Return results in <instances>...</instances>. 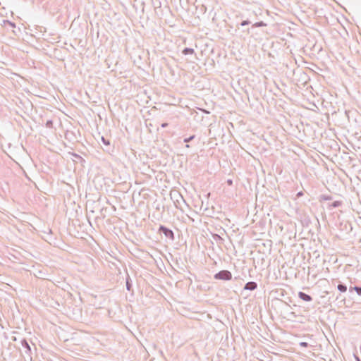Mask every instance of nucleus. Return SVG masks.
Wrapping results in <instances>:
<instances>
[{"label":"nucleus","mask_w":361,"mask_h":361,"mask_svg":"<svg viewBox=\"0 0 361 361\" xmlns=\"http://www.w3.org/2000/svg\"><path fill=\"white\" fill-rule=\"evenodd\" d=\"M214 279L216 280L230 281L232 279V274L228 270H221L214 274Z\"/></svg>","instance_id":"obj_1"},{"label":"nucleus","mask_w":361,"mask_h":361,"mask_svg":"<svg viewBox=\"0 0 361 361\" xmlns=\"http://www.w3.org/2000/svg\"><path fill=\"white\" fill-rule=\"evenodd\" d=\"M158 233L164 234L166 238L170 239L171 240H174L175 239L173 231L164 225L159 226Z\"/></svg>","instance_id":"obj_2"},{"label":"nucleus","mask_w":361,"mask_h":361,"mask_svg":"<svg viewBox=\"0 0 361 361\" xmlns=\"http://www.w3.org/2000/svg\"><path fill=\"white\" fill-rule=\"evenodd\" d=\"M21 345L24 349V353L26 354L30 359H32V350L31 347L29 345L27 341L25 338H23L20 341Z\"/></svg>","instance_id":"obj_3"},{"label":"nucleus","mask_w":361,"mask_h":361,"mask_svg":"<svg viewBox=\"0 0 361 361\" xmlns=\"http://www.w3.org/2000/svg\"><path fill=\"white\" fill-rule=\"evenodd\" d=\"M257 288V283L255 281H249L245 283L244 290H255Z\"/></svg>","instance_id":"obj_4"},{"label":"nucleus","mask_w":361,"mask_h":361,"mask_svg":"<svg viewBox=\"0 0 361 361\" xmlns=\"http://www.w3.org/2000/svg\"><path fill=\"white\" fill-rule=\"evenodd\" d=\"M298 297L300 299H301L305 302H310L313 300L312 297L310 295L307 294L302 291H300L298 293Z\"/></svg>","instance_id":"obj_5"},{"label":"nucleus","mask_w":361,"mask_h":361,"mask_svg":"<svg viewBox=\"0 0 361 361\" xmlns=\"http://www.w3.org/2000/svg\"><path fill=\"white\" fill-rule=\"evenodd\" d=\"M101 141L102 142L106 147V151H109L110 148H111V142H110V140L106 137H104V136H102L101 137Z\"/></svg>","instance_id":"obj_6"},{"label":"nucleus","mask_w":361,"mask_h":361,"mask_svg":"<svg viewBox=\"0 0 361 361\" xmlns=\"http://www.w3.org/2000/svg\"><path fill=\"white\" fill-rule=\"evenodd\" d=\"M343 204L342 201L336 200L333 202L331 204H329L327 207L329 209H331L332 208H336L341 206Z\"/></svg>","instance_id":"obj_7"},{"label":"nucleus","mask_w":361,"mask_h":361,"mask_svg":"<svg viewBox=\"0 0 361 361\" xmlns=\"http://www.w3.org/2000/svg\"><path fill=\"white\" fill-rule=\"evenodd\" d=\"M337 289L341 292V293H345L348 290V287L345 284L341 283V282H339V283L338 284L337 286Z\"/></svg>","instance_id":"obj_8"},{"label":"nucleus","mask_w":361,"mask_h":361,"mask_svg":"<svg viewBox=\"0 0 361 361\" xmlns=\"http://www.w3.org/2000/svg\"><path fill=\"white\" fill-rule=\"evenodd\" d=\"M126 289L128 291H130L132 290V282H131V279H130L129 275H128L126 277Z\"/></svg>","instance_id":"obj_9"},{"label":"nucleus","mask_w":361,"mask_h":361,"mask_svg":"<svg viewBox=\"0 0 361 361\" xmlns=\"http://www.w3.org/2000/svg\"><path fill=\"white\" fill-rule=\"evenodd\" d=\"M194 53H195V50L192 48L186 47V48L183 49V50L182 51V54L184 55L193 54Z\"/></svg>","instance_id":"obj_10"},{"label":"nucleus","mask_w":361,"mask_h":361,"mask_svg":"<svg viewBox=\"0 0 361 361\" xmlns=\"http://www.w3.org/2000/svg\"><path fill=\"white\" fill-rule=\"evenodd\" d=\"M264 26H267V24L265 23H264L263 21H259V22H257L255 23H254L252 25V27H264Z\"/></svg>","instance_id":"obj_11"},{"label":"nucleus","mask_w":361,"mask_h":361,"mask_svg":"<svg viewBox=\"0 0 361 361\" xmlns=\"http://www.w3.org/2000/svg\"><path fill=\"white\" fill-rule=\"evenodd\" d=\"M4 25H9L12 28H15L16 27V24L8 20H4Z\"/></svg>","instance_id":"obj_12"},{"label":"nucleus","mask_w":361,"mask_h":361,"mask_svg":"<svg viewBox=\"0 0 361 361\" xmlns=\"http://www.w3.org/2000/svg\"><path fill=\"white\" fill-rule=\"evenodd\" d=\"M332 200V196H331V195H322L320 196V200L327 201V200Z\"/></svg>","instance_id":"obj_13"},{"label":"nucleus","mask_w":361,"mask_h":361,"mask_svg":"<svg viewBox=\"0 0 361 361\" xmlns=\"http://www.w3.org/2000/svg\"><path fill=\"white\" fill-rule=\"evenodd\" d=\"M250 24H251V21H250L249 20H243L240 24H238L236 25V27L238 28L239 25L245 26V25H248Z\"/></svg>","instance_id":"obj_14"},{"label":"nucleus","mask_w":361,"mask_h":361,"mask_svg":"<svg viewBox=\"0 0 361 361\" xmlns=\"http://www.w3.org/2000/svg\"><path fill=\"white\" fill-rule=\"evenodd\" d=\"M195 135H191L188 137H186L184 139L183 142L185 143H188L189 142L192 141L195 138Z\"/></svg>","instance_id":"obj_15"},{"label":"nucleus","mask_w":361,"mask_h":361,"mask_svg":"<svg viewBox=\"0 0 361 361\" xmlns=\"http://www.w3.org/2000/svg\"><path fill=\"white\" fill-rule=\"evenodd\" d=\"M355 291L357 293L358 295L361 296V286H355Z\"/></svg>","instance_id":"obj_16"},{"label":"nucleus","mask_w":361,"mask_h":361,"mask_svg":"<svg viewBox=\"0 0 361 361\" xmlns=\"http://www.w3.org/2000/svg\"><path fill=\"white\" fill-rule=\"evenodd\" d=\"M300 346L302 347V348H307L309 346V343L305 342V341H302V342H300L299 343Z\"/></svg>","instance_id":"obj_17"},{"label":"nucleus","mask_w":361,"mask_h":361,"mask_svg":"<svg viewBox=\"0 0 361 361\" xmlns=\"http://www.w3.org/2000/svg\"><path fill=\"white\" fill-rule=\"evenodd\" d=\"M213 238L216 240H223V238L218 234H214Z\"/></svg>","instance_id":"obj_18"},{"label":"nucleus","mask_w":361,"mask_h":361,"mask_svg":"<svg viewBox=\"0 0 361 361\" xmlns=\"http://www.w3.org/2000/svg\"><path fill=\"white\" fill-rule=\"evenodd\" d=\"M53 122L51 120H49L46 123L47 127L51 128L52 126Z\"/></svg>","instance_id":"obj_19"},{"label":"nucleus","mask_w":361,"mask_h":361,"mask_svg":"<svg viewBox=\"0 0 361 361\" xmlns=\"http://www.w3.org/2000/svg\"><path fill=\"white\" fill-rule=\"evenodd\" d=\"M348 226L349 227V231H351L352 230V226H351V224H349V223H346L345 224V228L347 230L348 229Z\"/></svg>","instance_id":"obj_20"},{"label":"nucleus","mask_w":361,"mask_h":361,"mask_svg":"<svg viewBox=\"0 0 361 361\" xmlns=\"http://www.w3.org/2000/svg\"><path fill=\"white\" fill-rule=\"evenodd\" d=\"M303 195V192L302 191H300L298 192L297 194H296V197H302Z\"/></svg>","instance_id":"obj_21"},{"label":"nucleus","mask_w":361,"mask_h":361,"mask_svg":"<svg viewBox=\"0 0 361 361\" xmlns=\"http://www.w3.org/2000/svg\"><path fill=\"white\" fill-rule=\"evenodd\" d=\"M168 126H169V123H163L161 125V128H166Z\"/></svg>","instance_id":"obj_22"},{"label":"nucleus","mask_w":361,"mask_h":361,"mask_svg":"<svg viewBox=\"0 0 361 361\" xmlns=\"http://www.w3.org/2000/svg\"><path fill=\"white\" fill-rule=\"evenodd\" d=\"M355 286H350L349 292H353V290H355Z\"/></svg>","instance_id":"obj_23"},{"label":"nucleus","mask_w":361,"mask_h":361,"mask_svg":"<svg viewBox=\"0 0 361 361\" xmlns=\"http://www.w3.org/2000/svg\"><path fill=\"white\" fill-rule=\"evenodd\" d=\"M227 183L228 185H231L233 184V180L231 179L227 180Z\"/></svg>","instance_id":"obj_24"},{"label":"nucleus","mask_w":361,"mask_h":361,"mask_svg":"<svg viewBox=\"0 0 361 361\" xmlns=\"http://www.w3.org/2000/svg\"><path fill=\"white\" fill-rule=\"evenodd\" d=\"M73 156L75 157L81 158L80 156H79L78 154H74Z\"/></svg>","instance_id":"obj_25"},{"label":"nucleus","mask_w":361,"mask_h":361,"mask_svg":"<svg viewBox=\"0 0 361 361\" xmlns=\"http://www.w3.org/2000/svg\"><path fill=\"white\" fill-rule=\"evenodd\" d=\"M355 360H356V361H361L360 359L359 358V357H357V356L355 357Z\"/></svg>","instance_id":"obj_26"},{"label":"nucleus","mask_w":361,"mask_h":361,"mask_svg":"<svg viewBox=\"0 0 361 361\" xmlns=\"http://www.w3.org/2000/svg\"><path fill=\"white\" fill-rule=\"evenodd\" d=\"M186 147H190V145L187 143L185 145Z\"/></svg>","instance_id":"obj_27"}]
</instances>
